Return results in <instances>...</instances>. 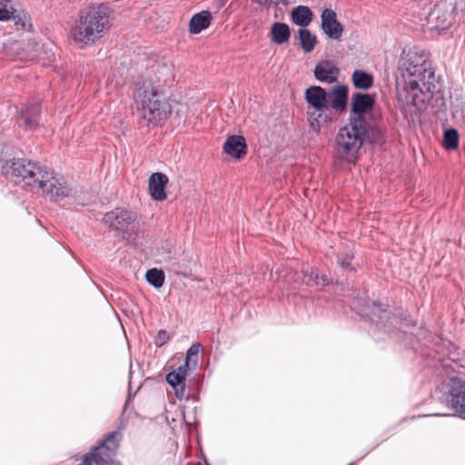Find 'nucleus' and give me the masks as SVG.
Returning <instances> with one entry per match:
<instances>
[{
	"mask_svg": "<svg viewBox=\"0 0 465 465\" xmlns=\"http://www.w3.org/2000/svg\"><path fill=\"white\" fill-rule=\"evenodd\" d=\"M400 77L397 79L401 99L408 104L419 106L423 102L421 95L430 92L434 71L423 51L403 52L399 65Z\"/></svg>",
	"mask_w": 465,
	"mask_h": 465,
	"instance_id": "nucleus-1",
	"label": "nucleus"
},
{
	"mask_svg": "<svg viewBox=\"0 0 465 465\" xmlns=\"http://www.w3.org/2000/svg\"><path fill=\"white\" fill-rule=\"evenodd\" d=\"M135 96L141 101L143 118L155 125L161 124L173 114L180 116L184 112L183 104L175 100L166 99L147 82H143L136 89Z\"/></svg>",
	"mask_w": 465,
	"mask_h": 465,
	"instance_id": "nucleus-2",
	"label": "nucleus"
},
{
	"mask_svg": "<svg viewBox=\"0 0 465 465\" xmlns=\"http://www.w3.org/2000/svg\"><path fill=\"white\" fill-rule=\"evenodd\" d=\"M108 27V8L103 5H91L80 12L70 35L74 42L88 45L100 39Z\"/></svg>",
	"mask_w": 465,
	"mask_h": 465,
	"instance_id": "nucleus-3",
	"label": "nucleus"
},
{
	"mask_svg": "<svg viewBox=\"0 0 465 465\" xmlns=\"http://www.w3.org/2000/svg\"><path fill=\"white\" fill-rule=\"evenodd\" d=\"M368 123L362 115L351 116L350 122L340 128L335 136L334 155L341 162L356 161L368 132Z\"/></svg>",
	"mask_w": 465,
	"mask_h": 465,
	"instance_id": "nucleus-4",
	"label": "nucleus"
},
{
	"mask_svg": "<svg viewBox=\"0 0 465 465\" xmlns=\"http://www.w3.org/2000/svg\"><path fill=\"white\" fill-rule=\"evenodd\" d=\"M42 170L36 163L25 159H13L2 166L3 174L15 184H21L35 190L37 187L42 174Z\"/></svg>",
	"mask_w": 465,
	"mask_h": 465,
	"instance_id": "nucleus-5",
	"label": "nucleus"
},
{
	"mask_svg": "<svg viewBox=\"0 0 465 465\" xmlns=\"http://www.w3.org/2000/svg\"><path fill=\"white\" fill-rule=\"evenodd\" d=\"M104 222L123 239L136 243L138 223L134 213L116 209L105 213Z\"/></svg>",
	"mask_w": 465,
	"mask_h": 465,
	"instance_id": "nucleus-6",
	"label": "nucleus"
},
{
	"mask_svg": "<svg viewBox=\"0 0 465 465\" xmlns=\"http://www.w3.org/2000/svg\"><path fill=\"white\" fill-rule=\"evenodd\" d=\"M121 438L120 432H111L99 446L85 455L82 465H121L114 459Z\"/></svg>",
	"mask_w": 465,
	"mask_h": 465,
	"instance_id": "nucleus-7",
	"label": "nucleus"
},
{
	"mask_svg": "<svg viewBox=\"0 0 465 465\" xmlns=\"http://www.w3.org/2000/svg\"><path fill=\"white\" fill-rule=\"evenodd\" d=\"M304 96L308 104L314 109V112H308L310 125L314 131H319L322 113L328 109L327 93L322 87L315 85L307 88Z\"/></svg>",
	"mask_w": 465,
	"mask_h": 465,
	"instance_id": "nucleus-8",
	"label": "nucleus"
},
{
	"mask_svg": "<svg viewBox=\"0 0 465 465\" xmlns=\"http://www.w3.org/2000/svg\"><path fill=\"white\" fill-rule=\"evenodd\" d=\"M458 20L456 7L447 1L438 3L428 16V25L431 30L439 32L449 29Z\"/></svg>",
	"mask_w": 465,
	"mask_h": 465,
	"instance_id": "nucleus-9",
	"label": "nucleus"
},
{
	"mask_svg": "<svg viewBox=\"0 0 465 465\" xmlns=\"http://www.w3.org/2000/svg\"><path fill=\"white\" fill-rule=\"evenodd\" d=\"M36 189H42L52 199L60 200L68 196L71 188L62 176H54L53 173L45 170Z\"/></svg>",
	"mask_w": 465,
	"mask_h": 465,
	"instance_id": "nucleus-10",
	"label": "nucleus"
},
{
	"mask_svg": "<svg viewBox=\"0 0 465 465\" xmlns=\"http://www.w3.org/2000/svg\"><path fill=\"white\" fill-rule=\"evenodd\" d=\"M449 393L451 407L460 418L465 419V381L451 378Z\"/></svg>",
	"mask_w": 465,
	"mask_h": 465,
	"instance_id": "nucleus-11",
	"label": "nucleus"
},
{
	"mask_svg": "<svg viewBox=\"0 0 465 465\" xmlns=\"http://www.w3.org/2000/svg\"><path fill=\"white\" fill-rule=\"evenodd\" d=\"M322 29L328 35V37L339 40L343 32V27L338 22L336 13L331 9H324L321 15Z\"/></svg>",
	"mask_w": 465,
	"mask_h": 465,
	"instance_id": "nucleus-12",
	"label": "nucleus"
},
{
	"mask_svg": "<svg viewBox=\"0 0 465 465\" xmlns=\"http://www.w3.org/2000/svg\"><path fill=\"white\" fill-rule=\"evenodd\" d=\"M25 14L17 10L12 0H0V21H12L15 25L25 27Z\"/></svg>",
	"mask_w": 465,
	"mask_h": 465,
	"instance_id": "nucleus-13",
	"label": "nucleus"
},
{
	"mask_svg": "<svg viewBox=\"0 0 465 465\" xmlns=\"http://www.w3.org/2000/svg\"><path fill=\"white\" fill-rule=\"evenodd\" d=\"M348 102V87L337 85L327 94V105L336 111H343Z\"/></svg>",
	"mask_w": 465,
	"mask_h": 465,
	"instance_id": "nucleus-14",
	"label": "nucleus"
},
{
	"mask_svg": "<svg viewBox=\"0 0 465 465\" xmlns=\"http://www.w3.org/2000/svg\"><path fill=\"white\" fill-rule=\"evenodd\" d=\"M168 181L167 175L163 173H153L150 176L148 189L153 199L163 201L166 198L164 188Z\"/></svg>",
	"mask_w": 465,
	"mask_h": 465,
	"instance_id": "nucleus-15",
	"label": "nucleus"
},
{
	"mask_svg": "<svg viewBox=\"0 0 465 465\" xmlns=\"http://www.w3.org/2000/svg\"><path fill=\"white\" fill-rule=\"evenodd\" d=\"M339 69L331 61L320 62L314 69L315 78L322 83L331 84L336 81Z\"/></svg>",
	"mask_w": 465,
	"mask_h": 465,
	"instance_id": "nucleus-16",
	"label": "nucleus"
},
{
	"mask_svg": "<svg viewBox=\"0 0 465 465\" xmlns=\"http://www.w3.org/2000/svg\"><path fill=\"white\" fill-rule=\"evenodd\" d=\"M40 116V105L38 103L26 104L21 110V125L26 130L36 128Z\"/></svg>",
	"mask_w": 465,
	"mask_h": 465,
	"instance_id": "nucleus-17",
	"label": "nucleus"
},
{
	"mask_svg": "<svg viewBox=\"0 0 465 465\" xmlns=\"http://www.w3.org/2000/svg\"><path fill=\"white\" fill-rule=\"evenodd\" d=\"M223 151L235 158L246 153L245 139L241 135L229 136L223 143Z\"/></svg>",
	"mask_w": 465,
	"mask_h": 465,
	"instance_id": "nucleus-18",
	"label": "nucleus"
},
{
	"mask_svg": "<svg viewBox=\"0 0 465 465\" xmlns=\"http://www.w3.org/2000/svg\"><path fill=\"white\" fill-rule=\"evenodd\" d=\"M374 103L371 95L368 94H355L351 98V113L354 114L353 116L361 115L362 113H365L370 108H371Z\"/></svg>",
	"mask_w": 465,
	"mask_h": 465,
	"instance_id": "nucleus-19",
	"label": "nucleus"
},
{
	"mask_svg": "<svg viewBox=\"0 0 465 465\" xmlns=\"http://www.w3.org/2000/svg\"><path fill=\"white\" fill-rule=\"evenodd\" d=\"M212 15L208 11H202L194 15L189 22V31L192 34H199L211 24Z\"/></svg>",
	"mask_w": 465,
	"mask_h": 465,
	"instance_id": "nucleus-20",
	"label": "nucleus"
},
{
	"mask_svg": "<svg viewBox=\"0 0 465 465\" xmlns=\"http://www.w3.org/2000/svg\"><path fill=\"white\" fill-rule=\"evenodd\" d=\"M271 40L277 45L286 43L291 35L289 25L285 23L275 22L271 27Z\"/></svg>",
	"mask_w": 465,
	"mask_h": 465,
	"instance_id": "nucleus-21",
	"label": "nucleus"
},
{
	"mask_svg": "<svg viewBox=\"0 0 465 465\" xmlns=\"http://www.w3.org/2000/svg\"><path fill=\"white\" fill-rule=\"evenodd\" d=\"M292 21L299 26L306 27L312 20V12L308 6L298 5L292 10Z\"/></svg>",
	"mask_w": 465,
	"mask_h": 465,
	"instance_id": "nucleus-22",
	"label": "nucleus"
},
{
	"mask_svg": "<svg viewBox=\"0 0 465 465\" xmlns=\"http://www.w3.org/2000/svg\"><path fill=\"white\" fill-rule=\"evenodd\" d=\"M301 280V282L308 286H320L328 283L329 280L326 275L319 277V275L313 271L308 272L302 271L295 281Z\"/></svg>",
	"mask_w": 465,
	"mask_h": 465,
	"instance_id": "nucleus-23",
	"label": "nucleus"
},
{
	"mask_svg": "<svg viewBox=\"0 0 465 465\" xmlns=\"http://www.w3.org/2000/svg\"><path fill=\"white\" fill-rule=\"evenodd\" d=\"M188 370L186 365H181L176 370L169 372L166 375V381L173 388H177L182 384H184V381L188 374Z\"/></svg>",
	"mask_w": 465,
	"mask_h": 465,
	"instance_id": "nucleus-24",
	"label": "nucleus"
},
{
	"mask_svg": "<svg viewBox=\"0 0 465 465\" xmlns=\"http://www.w3.org/2000/svg\"><path fill=\"white\" fill-rule=\"evenodd\" d=\"M298 38L300 41L301 48L303 50V52L310 53L313 50L316 44V36L312 35L308 29H299Z\"/></svg>",
	"mask_w": 465,
	"mask_h": 465,
	"instance_id": "nucleus-25",
	"label": "nucleus"
},
{
	"mask_svg": "<svg viewBox=\"0 0 465 465\" xmlns=\"http://www.w3.org/2000/svg\"><path fill=\"white\" fill-rule=\"evenodd\" d=\"M352 83L356 88L369 89L373 84L372 76L361 70H355L351 76Z\"/></svg>",
	"mask_w": 465,
	"mask_h": 465,
	"instance_id": "nucleus-26",
	"label": "nucleus"
},
{
	"mask_svg": "<svg viewBox=\"0 0 465 465\" xmlns=\"http://www.w3.org/2000/svg\"><path fill=\"white\" fill-rule=\"evenodd\" d=\"M459 145V134L456 129L450 128L444 132L443 146L447 150H455Z\"/></svg>",
	"mask_w": 465,
	"mask_h": 465,
	"instance_id": "nucleus-27",
	"label": "nucleus"
},
{
	"mask_svg": "<svg viewBox=\"0 0 465 465\" xmlns=\"http://www.w3.org/2000/svg\"><path fill=\"white\" fill-rule=\"evenodd\" d=\"M145 277L147 282L155 288L162 287L164 282L163 272L155 268L148 270Z\"/></svg>",
	"mask_w": 465,
	"mask_h": 465,
	"instance_id": "nucleus-28",
	"label": "nucleus"
},
{
	"mask_svg": "<svg viewBox=\"0 0 465 465\" xmlns=\"http://www.w3.org/2000/svg\"><path fill=\"white\" fill-rule=\"evenodd\" d=\"M201 348L202 346L200 343H193L186 352V359L183 365H186L187 368H190L191 364L196 366L198 361V354L201 351Z\"/></svg>",
	"mask_w": 465,
	"mask_h": 465,
	"instance_id": "nucleus-29",
	"label": "nucleus"
},
{
	"mask_svg": "<svg viewBox=\"0 0 465 465\" xmlns=\"http://www.w3.org/2000/svg\"><path fill=\"white\" fill-rule=\"evenodd\" d=\"M389 313L386 312V310L381 309L380 305H378L375 302H371V317L370 320L372 322H375L377 325L379 324L378 320L388 318Z\"/></svg>",
	"mask_w": 465,
	"mask_h": 465,
	"instance_id": "nucleus-30",
	"label": "nucleus"
},
{
	"mask_svg": "<svg viewBox=\"0 0 465 465\" xmlns=\"http://www.w3.org/2000/svg\"><path fill=\"white\" fill-rule=\"evenodd\" d=\"M170 339L169 334L164 330H160L155 337L154 343L157 347H162Z\"/></svg>",
	"mask_w": 465,
	"mask_h": 465,
	"instance_id": "nucleus-31",
	"label": "nucleus"
},
{
	"mask_svg": "<svg viewBox=\"0 0 465 465\" xmlns=\"http://www.w3.org/2000/svg\"><path fill=\"white\" fill-rule=\"evenodd\" d=\"M157 72L161 75L166 74V77L163 79V83H166L167 80L172 76V74H171L168 66H166L165 64L159 65L157 68Z\"/></svg>",
	"mask_w": 465,
	"mask_h": 465,
	"instance_id": "nucleus-32",
	"label": "nucleus"
},
{
	"mask_svg": "<svg viewBox=\"0 0 465 465\" xmlns=\"http://www.w3.org/2000/svg\"><path fill=\"white\" fill-rule=\"evenodd\" d=\"M175 389V395L178 399L182 400L183 397V391H184V384L180 385Z\"/></svg>",
	"mask_w": 465,
	"mask_h": 465,
	"instance_id": "nucleus-33",
	"label": "nucleus"
},
{
	"mask_svg": "<svg viewBox=\"0 0 465 465\" xmlns=\"http://www.w3.org/2000/svg\"><path fill=\"white\" fill-rule=\"evenodd\" d=\"M341 266L343 268V269H349V270H351L352 267L351 266L350 262H346V261H342L341 262Z\"/></svg>",
	"mask_w": 465,
	"mask_h": 465,
	"instance_id": "nucleus-34",
	"label": "nucleus"
},
{
	"mask_svg": "<svg viewBox=\"0 0 465 465\" xmlns=\"http://www.w3.org/2000/svg\"><path fill=\"white\" fill-rule=\"evenodd\" d=\"M268 0H252V2L258 4V5H264L267 3Z\"/></svg>",
	"mask_w": 465,
	"mask_h": 465,
	"instance_id": "nucleus-35",
	"label": "nucleus"
},
{
	"mask_svg": "<svg viewBox=\"0 0 465 465\" xmlns=\"http://www.w3.org/2000/svg\"><path fill=\"white\" fill-rule=\"evenodd\" d=\"M3 152H4V148H3L2 143H0V157H1V156H2V154H3Z\"/></svg>",
	"mask_w": 465,
	"mask_h": 465,
	"instance_id": "nucleus-36",
	"label": "nucleus"
},
{
	"mask_svg": "<svg viewBox=\"0 0 465 465\" xmlns=\"http://www.w3.org/2000/svg\"><path fill=\"white\" fill-rule=\"evenodd\" d=\"M282 2H284V0H275L276 4L282 3Z\"/></svg>",
	"mask_w": 465,
	"mask_h": 465,
	"instance_id": "nucleus-37",
	"label": "nucleus"
},
{
	"mask_svg": "<svg viewBox=\"0 0 465 465\" xmlns=\"http://www.w3.org/2000/svg\"><path fill=\"white\" fill-rule=\"evenodd\" d=\"M360 313L361 314H366V312L364 311L361 312Z\"/></svg>",
	"mask_w": 465,
	"mask_h": 465,
	"instance_id": "nucleus-38",
	"label": "nucleus"
}]
</instances>
